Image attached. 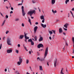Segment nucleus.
I'll return each mask as SVG.
<instances>
[{
    "label": "nucleus",
    "instance_id": "obj_1",
    "mask_svg": "<svg viewBox=\"0 0 74 74\" xmlns=\"http://www.w3.org/2000/svg\"><path fill=\"white\" fill-rule=\"evenodd\" d=\"M36 11L35 10H33V11H30L28 12L27 13V14H30V16L31 17L32 16V14H33V13L35 14L36 13Z\"/></svg>",
    "mask_w": 74,
    "mask_h": 74
},
{
    "label": "nucleus",
    "instance_id": "obj_2",
    "mask_svg": "<svg viewBox=\"0 0 74 74\" xmlns=\"http://www.w3.org/2000/svg\"><path fill=\"white\" fill-rule=\"evenodd\" d=\"M7 42L8 45H11V39L8 38L7 40Z\"/></svg>",
    "mask_w": 74,
    "mask_h": 74
},
{
    "label": "nucleus",
    "instance_id": "obj_3",
    "mask_svg": "<svg viewBox=\"0 0 74 74\" xmlns=\"http://www.w3.org/2000/svg\"><path fill=\"white\" fill-rule=\"evenodd\" d=\"M21 9L22 10V15L23 16H25L26 13H25V11H24V7L23 6H22V7Z\"/></svg>",
    "mask_w": 74,
    "mask_h": 74
},
{
    "label": "nucleus",
    "instance_id": "obj_4",
    "mask_svg": "<svg viewBox=\"0 0 74 74\" xmlns=\"http://www.w3.org/2000/svg\"><path fill=\"white\" fill-rule=\"evenodd\" d=\"M48 47H47L45 50V58L47 56L48 54Z\"/></svg>",
    "mask_w": 74,
    "mask_h": 74
},
{
    "label": "nucleus",
    "instance_id": "obj_5",
    "mask_svg": "<svg viewBox=\"0 0 74 74\" xmlns=\"http://www.w3.org/2000/svg\"><path fill=\"white\" fill-rule=\"evenodd\" d=\"M37 47L38 48H40V47H44V46L42 44H40L38 45Z\"/></svg>",
    "mask_w": 74,
    "mask_h": 74
},
{
    "label": "nucleus",
    "instance_id": "obj_6",
    "mask_svg": "<svg viewBox=\"0 0 74 74\" xmlns=\"http://www.w3.org/2000/svg\"><path fill=\"white\" fill-rule=\"evenodd\" d=\"M57 59L55 60L54 62V66L55 67H56V64L57 63Z\"/></svg>",
    "mask_w": 74,
    "mask_h": 74
},
{
    "label": "nucleus",
    "instance_id": "obj_7",
    "mask_svg": "<svg viewBox=\"0 0 74 74\" xmlns=\"http://www.w3.org/2000/svg\"><path fill=\"white\" fill-rule=\"evenodd\" d=\"M37 28H38V27L37 26H36L34 27V32L35 33L36 32V31H37Z\"/></svg>",
    "mask_w": 74,
    "mask_h": 74
},
{
    "label": "nucleus",
    "instance_id": "obj_8",
    "mask_svg": "<svg viewBox=\"0 0 74 74\" xmlns=\"http://www.w3.org/2000/svg\"><path fill=\"white\" fill-rule=\"evenodd\" d=\"M12 49H9L7 50V52L8 53H10L11 52H12Z\"/></svg>",
    "mask_w": 74,
    "mask_h": 74
},
{
    "label": "nucleus",
    "instance_id": "obj_9",
    "mask_svg": "<svg viewBox=\"0 0 74 74\" xmlns=\"http://www.w3.org/2000/svg\"><path fill=\"white\" fill-rule=\"evenodd\" d=\"M43 39V38L42 37H40V39L39 40V42H40V41H42Z\"/></svg>",
    "mask_w": 74,
    "mask_h": 74
},
{
    "label": "nucleus",
    "instance_id": "obj_10",
    "mask_svg": "<svg viewBox=\"0 0 74 74\" xmlns=\"http://www.w3.org/2000/svg\"><path fill=\"white\" fill-rule=\"evenodd\" d=\"M56 0H52L51 1V4L52 5H53L55 3Z\"/></svg>",
    "mask_w": 74,
    "mask_h": 74
},
{
    "label": "nucleus",
    "instance_id": "obj_11",
    "mask_svg": "<svg viewBox=\"0 0 74 74\" xmlns=\"http://www.w3.org/2000/svg\"><path fill=\"white\" fill-rule=\"evenodd\" d=\"M59 32L60 33H62L63 32V31H62V28H59Z\"/></svg>",
    "mask_w": 74,
    "mask_h": 74
},
{
    "label": "nucleus",
    "instance_id": "obj_12",
    "mask_svg": "<svg viewBox=\"0 0 74 74\" xmlns=\"http://www.w3.org/2000/svg\"><path fill=\"white\" fill-rule=\"evenodd\" d=\"M41 25L43 28H45L46 27V25L45 24L44 25L43 24H41Z\"/></svg>",
    "mask_w": 74,
    "mask_h": 74
},
{
    "label": "nucleus",
    "instance_id": "obj_13",
    "mask_svg": "<svg viewBox=\"0 0 74 74\" xmlns=\"http://www.w3.org/2000/svg\"><path fill=\"white\" fill-rule=\"evenodd\" d=\"M68 24L66 23L64 25V26L65 27V28L66 29L67 28V26H68Z\"/></svg>",
    "mask_w": 74,
    "mask_h": 74
},
{
    "label": "nucleus",
    "instance_id": "obj_14",
    "mask_svg": "<svg viewBox=\"0 0 74 74\" xmlns=\"http://www.w3.org/2000/svg\"><path fill=\"white\" fill-rule=\"evenodd\" d=\"M45 60L44 58H40V61H44Z\"/></svg>",
    "mask_w": 74,
    "mask_h": 74
},
{
    "label": "nucleus",
    "instance_id": "obj_15",
    "mask_svg": "<svg viewBox=\"0 0 74 74\" xmlns=\"http://www.w3.org/2000/svg\"><path fill=\"white\" fill-rule=\"evenodd\" d=\"M40 18H41V20L44 19V16H40Z\"/></svg>",
    "mask_w": 74,
    "mask_h": 74
},
{
    "label": "nucleus",
    "instance_id": "obj_16",
    "mask_svg": "<svg viewBox=\"0 0 74 74\" xmlns=\"http://www.w3.org/2000/svg\"><path fill=\"white\" fill-rule=\"evenodd\" d=\"M34 39L35 40V41H37V36H35L34 37Z\"/></svg>",
    "mask_w": 74,
    "mask_h": 74
},
{
    "label": "nucleus",
    "instance_id": "obj_17",
    "mask_svg": "<svg viewBox=\"0 0 74 74\" xmlns=\"http://www.w3.org/2000/svg\"><path fill=\"white\" fill-rule=\"evenodd\" d=\"M28 22L29 23H30V24L31 25H32V23L31 22V20L30 18H29Z\"/></svg>",
    "mask_w": 74,
    "mask_h": 74
},
{
    "label": "nucleus",
    "instance_id": "obj_18",
    "mask_svg": "<svg viewBox=\"0 0 74 74\" xmlns=\"http://www.w3.org/2000/svg\"><path fill=\"white\" fill-rule=\"evenodd\" d=\"M24 37V35H21L20 36V39H22Z\"/></svg>",
    "mask_w": 74,
    "mask_h": 74
},
{
    "label": "nucleus",
    "instance_id": "obj_19",
    "mask_svg": "<svg viewBox=\"0 0 74 74\" xmlns=\"http://www.w3.org/2000/svg\"><path fill=\"white\" fill-rule=\"evenodd\" d=\"M31 42V45H34V42L32 41V42Z\"/></svg>",
    "mask_w": 74,
    "mask_h": 74
},
{
    "label": "nucleus",
    "instance_id": "obj_20",
    "mask_svg": "<svg viewBox=\"0 0 74 74\" xmlns=\"http://www.w3.org/2000/svg\"><path fill=\"white\" fill-rule=\"evenodd\" d=\"M40 71H42V66H40Z\"/></svg>",
    "mask_w": 74,
    "mask_h": 74
},
{
    "label": "nucleus",
    "instance_id": "obj_21",
    "mask_svg": "<svg viewBox=\"0 0 74 74\" xmlns=\"http://www.w3.org/2000/svg\"><path fill=\"white\" fill-rule=\"evenodd\" d=\"M19 61H20V62H21V63L22 62L23 60H22V58H20Z\"/></svg>",
    "mask_w": 74,
    "mask_h": 74
},
{
    "label": "nucleus",
    "instance_id": "obj_22",
    "mask_svg": "<svg viewBox=\"0 0 74 74\" xmlns=\"http://www.w3.org/2000/svg\"><path fill=\"white\" fill-rule=\"evenodd\" d=\"M24 37H25V38H26L27 37V34H25V33L24 32Z\"/></svg>",
    "mask_w": 74,
    "mask_h": 74
},
{
    "label": "nucleus",
    "instance_id": "obj_23",
    "mask_svg": "<svg viewBox=\"0 0 74 74\" xmlns=\"http://www.w3.org/2000/svg\"><path fill=\"white\" fill-rule=\"evenodd\" d=\"M32 39H29L28 41V42H32Z\"/></svg>",
    "mask_w": 74,
    "mask_h": 74
},
{
    "label": "nucleus",
    "instance_id": "obj_24",
    "mask_svg": "<svg viewBox=\"0 0 74 74\" xmlns=\"http://www.w3.org/2000/svg\"><path fill=\"white\" fill-rule=\"evenodd\" d=\"M69 0H66L65 1V3L66 4H67V2H69Z\"/></svg>",
    "mask_w": 74,
    "mask_h": 74
},
{
    "label": "nucleus",
    "instance_id": "obj_25",
    "mask_svg": "<svg viewBox=\"0 0 74 74\" xmlns=\"http://www.w3.org/2000/svg\"><path fill=\"white\" fill-rule=\"evenodd\" d=\"M5 20H4L3 23H2V26H3L4 25L5 23Z\"/></svg>",
    "mask_w": 74,
    "mask_h": 74
},
{
    "label": "nucleus",
    "instance_id": "obj_26",
    "mask_svg": "<svg viewBox=\"0 0 74 74\" xmlns=\"http://www.w3.org/2000/svg\"><path fill=\"white\" fill-rule=\"evenodd\" d=\"M49 33L50 34H52L53 32L51 31H49Z\"/></svg>",
    "mask_w": 74,
    "mask_h": 74
},
{
    "label": "nucleus",
    "instance_id": "obj_27",
    "mask_svg": "<svg viewBox=\"0 0 74 74\" xmlns=\"http://www.w3.org/2000/svg\"><path fill=\"white\" fill-rule=\"evenodd\" d=\"M19 18H15V21H19Z\"/></svg>",
    "mask_w": 74,
    "mask_h": 74
},
{
    "label": "nucleus",
    "instance_id": "obj_28",
    "mask_svg": "<svg viewBox=\"0 0 74 74\" xmlns=\"http://www.w3.org/2000/svg\"><path fill=\"white\" fill-rule=\"evenodd\" d=\"M21 63H22L20 61V62H18L17 63V64H19V65H20Z\"/></svg>",
    "mask_w": 74,
    "mask_h": 74
},
{
    "label": "nucleus",
    "instance_id": "obj_29",
    "mask_svg": "<svg viewBox=\"0 0 74 74\" xmlns=\"http://www.w3.org/2000/svg\"><path fill=\"white\" fill-rule=\"evenodd\" d=\"M37 60H38H38H39V61H40V58L39 57H38L37 58Z\"/></svg>",
    "mask_w": 74,
    "mask_h": 74
},
{
    "label": "nucleus",
    "instance_id": "obj_30",
    "mask_svg": "<svg viewBox=\"0 0 74 74\" xmlns=\"http://www.w3.org/2000/svg\"><path fill=\"white\" fill-rule=\"evenodd\" d=\"M52 31L53 32L54 34H56V31H55L52 30Z\"/></svg>",
    "mask_w": 74,
    "mask_h": 74
},
{
    "label": "nucleus",
    "instance_id": "obj_31",
    "mask_svg": "<svg viewBox=\"0 0 74 74\" xmlns=\"http://www.w3.org/2000/svg\"><path fill=\"white\" fill-rule=\"evenodd\" d=\"M16 52L18 53V50H17L16 49Z\"/></svg>",
    "mask_w": 74,
    "mask_h": 74
},
{
    "label": "nucleus",
    "instance_id": "obj_32",
    "mask_svg": "<svg viewBox=\"0 0 74 74\" xmlns=\"http://www.w3.org/2000/svg\"><path fill=\"white\" fill-rule=\"evenodd\" d=\"M29 62V61L28 60H26V63L28 64V63Z\"/></svg>",
    "mask_w": 74,
    "mask_h": 74
},
{
    "label": "nucleus",
    "instance_id": "obj_33",
    "mask_svg": "<svg viewBox=\"0 0 74 74\" xmlns=\"http://www.w3.org/2000/svg\"><path fill=\"white\" fill-rule=\"evenodd\" d=\"M2 45V44H0V49H1Z\"/></svg>",
    "mask_w": 74,
    "mask_h": 74
},
{
    "label": "nucleus",
    "instance_id": "obj_34",
    "mask_svg": "<svg viewBox=\"0 0 74 74\" xmlns=\"http://www.w3.org/2000/svg\"><path fill=\"white\" fill-rule=\"evenodd\" d=\"M5 18H8V15H6L5 16Z\"/></svg>",
    "mask_w": 74,
    "mask_h": 74
},
{
    "label": "nucleus",
    "instance_id": "obj_35",
    "mask_svg": "<svg viewBox=\"0 0 74 74\" xmlns=\"http://www.w3.org/2000/svg\"><path fill=\"white\" fill-rule=\"evenodd\" d=\"M42 23H44L45 22V19H43V20H42Z\"/></svg>",
    "mask_w": 74,
    "mask_h": 74
},
{
    "label": "nucleus",
    "instance_id": "obj_36",
    "mask_svg": "<svg viewBox=\"0 0 74 74\" xmlns=\"http://www.w3.org/2000/svg\"><path fill=\"white\" fill-rule=\"evenodd\" d=\"M9 31H7L6 32H5V33H6V34H7L9 33Z\"/></svg>",
    "mask_w": 74,
    "mask_h": 74
},
{
    "label": "nucleus",
    "instance_id": "obj_37",
    "mask_svg": "<svg viewBox=\"0 0 74 74\" xmlns=\"http://www.w3.org/2000/svg\"><path fill=\"white\" fill-rule=\"evenodd\" d=\"M29 53L30 55L31 54V51H29Z\"/></svg>",
    "mask_w": 74,
    "mask_h": 74
},
{
    "label": "nucleus",
    "instance_id": "obj_38",
    "mask_svg": "<svg viewBox=\"0 0 74 74\" xmlns=\"http://www.w3.org/2000/svg\"><path fill=\"white\" fill-rule=\"evenodd\" d=\"M22 5V3H19V4H18V5L19 6Z\"/></svg>",
    "mask_w": 74,
    "mask_h": 74
},
{
    "label": "nucleus",
    "instance_id": "obj_39",
    "mask_svg": "<svg viewBox=\"0 0 74 74\" xmlns=\"http://www.w3.org/2000/svg\"><path fill=\"white\" fill-rule=\"evenodd\" d=\"M32 2L33 3H36V2H35V1H32Z\"/></svg>",
    "mask_w": 74,
    "mask_h": 74
},
{
    "label": "nucleus",
    "instance_id": "obj_40",
    "mask_svg": "<svg viewBox=\"0 0 74 74\" xmlns=\"http://www.w3.org/2000/svg\"><path fill=\"white\" fill-rule=\"evenodd\" d=\"M22 25L23 27H24V25L23 23H22Z\"/></svg>",
    "mask_w": 74,
    "mask_h": 74
},
{
    "label": "nucleus",
    "instance_id": "obj_41",
    "mask_svg": "<svg viewBox=\"0 0 74 74\" xmlns=\"http://www.w3.org/2000/svg\"><path fill=\"white\" fill-rule=\"evenodd\" d=\"M18 46L19 47H20V44H18Z\"/></svg>",
    "mask_w": 74,
    "mask_h": 74
},
{
    "label": "nucleus",
    "instance_id": "obj_42",
    "mask_svg": "<svg viewBox=\"0 0 74 74\" xmlns=\"http://www.w3.org/2000/svg\"><path fill=\"white\" fill-rule=\"evenodd\" d=\"M12 13H13V12H12V11H11L10 12V14H12Z\"/></svg>",
    "mask_w": 74,
    "mask_h": 74
},
{
    "label": "nucleus",
    "instance_id": "obj_43",
    "mask_svg": "<svg viewBox=\"0 0 74 74\" xmlns=\"http://www.w3.org/2000/svg\"><path fill=\"white\" fill-rule=\"evenodd\" d=\"M52 13H54V11L53 10H52Z\"/></svg>",
    "mask_w": 74,
    "mask_h": 74
},
{
    "label": "nucleus",
    "instance_id": "obj_44",
    "mask_svg": "<svg viewBox=\"0 0 74 74\" xmlns=\"http://www.w3.org/2000/svg\"><path fill=\"white\" fill-rule=\"evenodd\" d=\"M64 28V29L65 30V31H67V29H66V28Z\"/></svg>",
    "mask_w": 74,
    "mask_h": 74
},
{
    "label": "nucleus",
    "instance_id": "obj_45",
    "mask_svg": "<svg viewBox=\"0 0 74 74\" xmlns=\"http://www.w3.org/2000/svg\"><path fill=\"white\" fill-rule=\"evenodd\" d=\"M29 37H27V38H25L26 40H27V39H29Z\"/></svg>",
    "mask_w": 74,
    "mask_h": 74
},
{
    "label": "nucleus",
    "instance_id": "obj_46",
    "mask_svg": "<svg viewBox=\"0 0 74 74\" xmlns=\"http://www.w3.org/2000/svg\"><path fill=\"white\" fill-rule=\"evenodd\" d=\"M54 37H55V36H54V35H53V37H52V38H53V39H54Z\"/></svg>",
    "mask_w": 74,
    "mask_h": 74
},
{
    "label": "nucleus",
    "instance_id": "obj_47",
    "mask_svg": "<svg viewBox=\"0 0 74 74\" xmlns=\"http://www.w3.org/2000/svg\"><path fill=\"white\" fill-rule=\"evenodd\" d=\"M35 24L36 25H38V22H36Z\"/></svg>",
    "mask_w": 74,
    "mask_h": 74
},
{
    "label": "nucleus",
    "instance_id": "obj_48",
    "mask_svg": "<svg viewBox=\"0 0 74 74\" xmlns=\"http://www.w3.org/2000/svg\"><path fill=\"white\" fill-rule=\"evenodd\" d=\"M0 14H1V16H3V14H2V13H0Z\"/></svg>",
    "mask_w": 74,
    "mask_h": 74
},
{
    "label": "nucleus",
    "instance_id": "obj_49",
    "mask_svg": "<svg viewBox=\"0 0 74 74\" xmlns=\"http://www.w3.org/2000/svg\"><path fill=\"white\" fill-rule=\"evenodd\" d=\"M7 69H5V72H7Z\"/></svg>",
    "mask_w": 74,
    "mask_h": 74
},
{
    "label": "nucleus",
    "instance_id": "obj_50",
    "mask_svg": "<svg viewBox=\"0 0 74 74\" xmlns=\"http://www.w3.org/2000/svg\"><path fill=\"white\" fill-rule=\"evenodd\" d=\"M11 10H13V8L11 7Z\"/></svg>",
    "mask_w": 74,
    "mask_h": 74
},
{
    "label": "nucleus",
    "instance_id": "obj_51",
    "mask_svg": "<svg viewBox=\"0 0 74 74\" xmlns=\"http://www.w3.org/2000/svg\"><path fill=\"white\" fill-rule=\"evenodd\" d=\"M70 12H71V13L72 14V15H73V14L72 12L71 11H70Z\"/></svg>",
    "mask_w": 74,
    "mask_h": 74
},
{
    "label": "nucleus",
    "instance_id": "obj_52",
    "mask_svg": "<svg viewBox=\"0 0 74 74\" xmlns=\"http://www.w3.org/2000/svg\"><path fill=\"white\" fill-rule=\"evenodd\" d=\"M49 39H50V40L52 39V38L51 37H49Z\"/></svg>",
    "mask_w": 74,
    "mask_h": 74
},
{
    "label": "nucleus",
    "instance_id": "obj_53",
    "mask_svg": "<svg viewBox=\"0 0 74 74\" xmlns=\"http://www.w3.org/2000/svg\"><path fill=\"white\" fill-rule=\"evenodd\" d=\"M29 67H30V69L32 71V69L31 68V67L30 66Z\"/></svg>",
    "mask_w": 74,
    "mask_h": 74
},
{
    "label": "nucleus",
    "instance_id": "obj_54",
    "mask_svg": "<svg viewBox=\"0 0 74 74\" xmlns=\"http://www.w3.org/2000/svg\"><path fill=\"white\" fill-rule=\"evenodd\" d=\"M72 39L73 41H74V37L72 38Z\"/></svg>",
    "mask_w": 74,
    "mask_h": 74
},
{
    "label": "nucleus",
    "instance_id": "obj_55",
    "mask_svg": "<svg viewBox=\"0 0 74 74\" xmlns=\"http://www.w3.org/2000/svg\"><path fill=\"white\" fill-rule=\"evenodd\" d=\"M57 12L56 10H55L54 12V13H56Z\"/></svg>",
    "mask_w": 74,
    "mask_h": 74
},
{
    "label": "nucleus",
    "instance_id": "obj_56",
    "mask_svg": "<svg viewBox=\"0 0 74 74\" xmlns=\"http://www.w3.org/2000/svg\"><path fill=\"white\" fill-rule=\"evenodd\" d=\"M63 73H64L62 72L61 71L60 72V74H62V73L63 74Z\"/></svg>",
    "mask_w": 74,
    "mask_h": 74
},
{
    "label": "nucleus",
    "instance_id": "obj_57",
    "mask_svg": "<svg viewBox=\"0 0 74 74\" xmlns=\"http://www.w3.org/2000/svg\"><path fill=\"white\" fill-rule=\"evenodd\" d=\"M63 70V68H62L61 69V72H62Z\"/></svg>",
    "mask_w": 74,
    "mask_h": 74
},
{
    "label": "nucleus",
    "instance_id": "obj_58",
    "mask_svg": "<svg viewBox=\"0 0 74 74\" xmlns=\"http://www.w3.org/2000/svg\"><path fill=\"white\" fill-rule=\"evenodd\" d=\"M73 53H74V48L73 49Z\"/></svg>",
    "mask_w": 74,
    "mask_h": 74
},
{
    "label": "nucleus",
    "instance_id": "obj_59",
    "mask_svg": "<svg viewBox=\"0 0 74 74\" xmlns=\"http://www.w3.org/2000/svg\"><path fill=\"white\" fill-rule=\"evenodd\" d=\"M63 34L64 35H66V34L65 33H64V32H63Z\"/></svg>",
    "mask_w": 74,
    "mask_h": 74
},
{
    "label": "nucleus",
    "instance_id": "obj_60",
    "mask_svg": "<svg viewBox=\"0 0 74 74\" xmlns=\"http://www.w3.org/2000/svg\"><path fill=\"white\" fill-rule=\"evenodd\" d=\"M31 18L32 19H33L34 18V17H31Z\"/></svg>",
    "mask_w": 74,
    "mask_h": 74
},
{
    "label": "nucleus",
    "instance_id": "obj_61",
    "mask_svg": "<svg viewBox=\"0 0 74 74\" xmlns=\"http://www.w3.org/2000/svg\"><path fill=\"white\" fill-rule=\"evenodd\" d=\"M72 10L73 11H74V8H73L72 9Z\"/></svg>",
    "mask_w": 74,
    "mask_h": 74
},
{
    "label": "nucleus",
    "instance_id": "obj_62",
    "mask_svg": "<svg viewBox=\"0 0 74 74\" xmlns=\"http://www.w3.org/2000/svg\"><path fill=\"white\" fill-rule=\"evenodd\" d=\"M47 64L48 65V66H49V65L48 62H47Z\"/></svg>",
    "mask_w": 74,
    "mask_h": 74
},
{
    "label": "nucleus",
    "instance_id": "obj_63",
    "mask_svg": "<svg viewBox=\"0 0 74 74\" xmlns=\"http://www.w3.org/2000/svg\"><path fill=\"white\" fill-rule=\"evenodd\" d=\"M27 74H30L29 73H28V72H27Z\"/></svg>",
    "mask_w": 74,
    "mask_h": 74
},
{
    "label": "nucleus",
    "instance_id": "obj_64",
    "mask_svg": "<svg viewBox=\"0 0 74 74\" xmlns=\"http://www.w3.org/2000/svg\"><path fill=\"white\" fill-rule=\"evenodd\" d=\"M73 43L74 44V41L73 40Z\"/></svg>",
    "mask_w": 74,
    "mask_h": 74
}]
</instances>
